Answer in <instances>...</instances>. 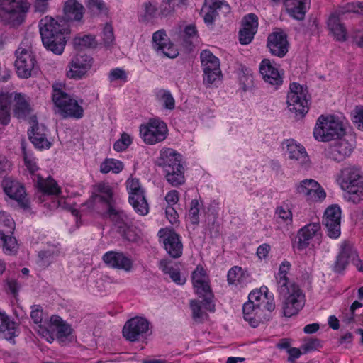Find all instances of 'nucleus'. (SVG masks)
<instances>
[{"label": "nucleus", "mask_w": 363, "mask_h": 363, "mask_svg": "<svg viewBox=\"0 0 363 363\" xmlns=\"http://www.w3.org/2000/svg\"><path fill=\"white\" fill-rule=\"evenodd\" d=\"M267 292V286L252 291L248 296V301L243 304V318L253 328L257 327L265 319V311L272 312L275 308L274 298L272 296L269 298Z\"/></svg>", "instance_id": "obj_3"}, {"label": "nucleus", "mask_w": 363, "mask_h": 363, "mask_svg": "<svg viewBox=\"0 0 363 363\" xmlns=\"http://www.w3.org/2000/svg\"><path fill=\"white\" fill-rule=\"evenodd\" d=\"M159 267L163 273L168 274L169 277L172 274H174L176 269H179L180 268L178 264L168 259L161 260L160 262Z\"/></svg>", "instance_id": "obj_56"}, {"label": "nucleus", "mask_w": 363, "mask_h": 363, "mask_svg": "<svg viewBox=\"0 0 363 363\" xmlns=\"http://www.w3.org/2000/svg\"><path fill=\"white\" fill-rule=\"evenodd\" d=\"M93 59L88 55H77L70 62L67 76L69 79H81L91 69Z\"/></svg>", "instance_id": "obj_23"}, {"label": "nucleus", "mask_w": 363, "mask_h": 363, "mask_svg": "<svg viewBox=\"0 0 363 363\" xmlns=\"http://www.w3.org/2000/svg\"><path fill=\"white\" fill-rule=\"evenodd\" d=\"M159 15L157 2L155 0H149L142 4L138 12V18L140 22L149 23Z\"/></svg>", "instance_id": "obj_37"}, {"label": "nucleus", "mask_w": 363, "mask_h": 363, "mask_svg": "<svg viewBox=\"0 0 363 363\" xmlns=\"http://www.w3.org/2000/svg\"><path fill=\"white\" fill-rule=\"evenodd\" d=\"M288 13L295 19L304 18L310 3L309 0H284Z\"/></svg>", "instance_id": "obj_35"}, {"label": "nucleus", "mask_w": 363, "mask_h": 363, "mask_svg": "<svg viewBox=\"0 0 363 363\" xmlns=\"http://www.w3.org/2000/svg\"><path fill=\"white\" fill-rule=\"evenodd\" d=\"M166 216L172 224H176L178 222V213L173 206H167L165 210Z\"/></svg>", "instance_id": "obj_63"}, {"label": "nucleus", "mask_w": 363, "mask_h": 363, "mask_svg": "<svg viewBox=\"0 0 363 363\" xmlns=\"http://www.w3.org/2000/svg\"><path fill=\"white\" fill-rule=\"evenodd\" d=\"M167 206H173L179 201V192L177 190H171L168 191L164 198Z\"/></svg>", "instance_id": "obj_61"}, {"label": "nucleus", "mask_w": 363, "mask_h": 363, "mask_svg": "<svg viewBox=\"0 0 363 363\" xmlns=\"http://www.w3.org/2000/svg\"><path fill=\"white\" fill-rule=\"evenodd\" d=\"M267 47L272 55L283 57L288 52L287 36L283 31L273 32L267 38Z\"/></svg>", "instance_id": "obj_27"}, {"label": "nucleus", "mask_w": 363, "mask_h": 363, "mask_svg": "<svg viewBox=\"0 0 363 363\" xmlns=\"http://www.w3.org/2000/svg\"><path fill=\"white\" fill-rule=\"evenodd\" d=\"M259 69L264 82L274 89H278L282 84L283 73H281L275 63L269 59H264L261 61Z\"/></svg>", "instance_id": "obj_21"}, {"label": "nucleus", "mask_w": 363, "mask_h": 363, "mask_svg": "<svg viewBox=\"0 0 363 363\" xmlns=\"http://www.w3.org/2000/svg\"><path fill=\"white\" fill-rule=\"evenodd\" d=\"M101 38L106 47H110L115 41L113 28L111 23H106L101 32Z\"/></svg>", "instance_id": "obj_53"}, {"label": "nucleus", "mask_w": 363, "mask_h": 363, "mask_svg": "<svg viewBox=\"0 0 363 363\" xmlns=\"http://www.w3.org/2000/svg\"><path fill=\"white\" fill-rule=\"evenodd\" d=\"M2 186L4 193L9 198L16 201L21 208L24 209L29 208L30 202L26 193L25 187L22 184L10 177H7L3 180Z\"/></svg>", "instance_id": "obj_18"}, {"label": "nucleus", "mask_w": 363, "mask_h": 363, "mask_svg": "<svg viewBox=\"0 0 363 363\" xmlns=\"http://www.w3.org/2000/svg\"><path fill=\"white\" fill-rule=\"evenodd\" d=\"M33 123L31 129L28 130V135L33 145L39 150H47L51 147L52 143L48 138V130L47 128L37 121L36 116L30 118Z\"/></svg>", "instance_id": "obj_22"}, {"label": "nucleus", "mask_w": 363, "mask_h": 363, "mask_svg": "<svg viewBox=\"0 0 363 363\" xmlns=\"http://www.w3.org/2000/svg\"><path fill=\"white\" fill-rule=\"evenodd\" d=\"M160 242L163 243L164 247L168 255L174 259L182 256L183 245L180 237L171 228H161L158 232Z\"/></svg>", "instance_id": "obj_17"}, {"label": "nucleus", "mask_w": 363, "mask_h": 363, "mask_svg": "<svg viewBox=\"0 0 363 363\" xmlns=\"http://www.w3.org/2000/svg\"><path fill=\"white\" fill-rule=\"evenodd\" d=\"M230 6L225 1L220 0H205L201 9L204 22L211 25L219 13L226 15L230 13Z\"/></svg>", "instance_id": "obj_24"}, {"label": "nucleus", "mask_w": 363, "mask_h": 363, "mask_svg": "<svg viewBox=\"0 0 363 363\" xmlns=\"http://www.w3.org/2000/svg\"><path fill=\"white\" fill-rule=\"evenodd\" d=\"M128 201L138 214L145 216L148 213L149 205L144 190L134 194L132 193V195L128 196Z\"/></svg>", "instance_id": "obj_38"}, {"label": "nucleus", "mask_w": 363, "mask_h": 363, "mask_svg": "<svg viewBox=\"0 0 363 363\" xmlns=\"http://www.w3.org/2000/svg\"><path fill=\"white\" fill-rule=\"evenodd\" d=\"M3 241V251L6 255H12L16 253L18 249V244L16 239L11 236V234H8L3 238H0Z\"/></svg>", "instance_id": "obj_48"}, {"label": "nucleus", "mask_w": 363, "mask_h": 363, "mask_svg": "<svg viewBox=\"0 0 363 363\" xmlns=\"http://www.w3.org/2000/svg\"><path fill=\"white\" fill-rule=\"evenodd\" d=\"M296 193L305 197L308 203H321L326 197V192L315 180L306 179L295 186Z\"/></svg>", "instance_id": "obj_15"}, {"label": "nucleus", "mask_w": 363, "mask_h": 363, "mask_svg": "<svg viewBox=\"0 0 363 363\" xmlns=\"http://www.w3.org/2000/svg\"><path fill=\"white\" fill-rule=\"evenodd\" d=\"M21 149L23 155L24 164L28 172L34 175V182L37 187L44 194L49 195H57L61 191L57 182L51 177L44 179L43 177L35 173L39 170L38 160L33 156L32 152H28L26 149L24 143L21 144Z\"/></svg>", "instance_id": "obj_8"}, {"label": "nucleus", "mask_w": 363, "mask_h": 363, "mask_svg": "<svg viewBox=\"0 0 363 363\" xmlns=\"http://www.w3.org/2000/svg\"><path fill=\"white\" fill-rule=\"evenodd\" d=\"M156 101L167 110L172 111L175 108V100L169 90L157 89L154 91Z\"/></svg>", "instance_id": "obj_42"}, {"label": "nucleus", "mask_w": 363, "mask_h": 363, "mask_svg": "<svg viewBox=\"0 0 363 363\" xmlns=\"http://www.w3.org/2000/svg\"><path fill=\"white\" fill-rule=\"evenodd\" d=\"M185 38L191 41L198 38V33L194 25H188L184 28Z\"/></svg>", "instance_id": "obj_62"}, {"label": "nucleus", "mask_w": 363, "mask_h": 363, "mask_svg": "<svg viewBox=\"0 0 363 363\" xmlns=\"http://www.w3.org/2000/svg\"><path fill=\"white\" fill-rule=\"evenodd\" d=\"M123 168V163L113 158H106L100 164V172L103 174H108L109 172L118 174Z\"/></svg>", "instance_id": "obj_44"}, {"label": "nucleus", "mask_w": 363, "mask_h": 363, "mask_svg": "<svg viewBox=\"0 0 363 363\" xmlns=\"http://www.w3.org/2000/svg\"><path fill=\"white\" fill-rule=\"evenodd\" d=\"M354 122L357 124L358 128L363 130V107L357 106L353 111Z\"/></svg>", "instance_id": "obj_60"}, {"label": "nucleus", "mask_w": 363, "mask_h": 363, "mask_svg": "<svg viewBox=\"0 0 363 363\" xmlns=\"http://www.w3.org/2000/svg\"><path fill=\"white\" fill-rule=\"evenodd\" d=\"M149 322L142 317H134L128 320L123 326V337L131 342L138 340L149 330Z\"/></svg>", "instance_id": "obj_20"}, {"label": "nucleus", "mask_w": 363, "mask_h": 363, "mask_svg": "<svg viewBox=\"0 0 363 363\" xmlns=\"http://www.w3.org/2000/svg\"><path fill=\"white\" fill-rule=\"evenodd\" d=\"M285 144L288 157L301 167H308L310 160L305 147L293 139L286 140Z\"/></svg>", "instance_id": "obj_30"}, {"label": "nucleus", "mask_w": 363, "mask_h": 363, "mask_svg": "<svg viewBox=\"0 0 363 363\" xmlns=\"http://www.w3.org/2000/svg\"><path fill=\"white\" fill-rule=\"evenodd\" d=\"M309 95L306 87L293 82L287 94V106L291 112L304 116L308 111Z\"/></svg>", "instance_id": "obj_13"}, {"label": "nucleus", "mask_w": 363, "mask_h": 363, "mask_svg": "<svg viewBox=\"0 0 363 363\" xmlns=\"http://www.w3.org/2000/svg\"><path fill=\"white\" fill-rule=\"evenodd\" d=\"M345 13H357L363 15V2L357 1L347 4L344 11H341V14Z\"/></svg>", "instance_id": "obj_58"}, {"label": "nucleus", "mask_w": 363, "mask_h": 363, "mask_svg": "<svg viewBox=\"0 0 363 363\" xmlns=\"http://www.w3.org/2000/svg\"><path fill=\"white\" fill-rule=\"evenodd\" d=\"M336 182L348 194V200L358 203L363 200V172L352 164L342 167L336 176Z\"/></svg>", "instance_id": "obj_4"}, {"label": "nucleus", "mask_w": 363, "mask_h": 363, "mask_svg": "<svg viewBox=\"0 0 363 363\" xmlns=\"http://www.w3.org/2000/svg\"><path fill=\"white\" fill-rule=\"evenodd\" d=\"M28 9L26 0H0V17L12 26L20 25Z\"/></svg>", "instance_id": "obj_10"}, {"label": "nucleus", "mask_w": 363, "mask_h": 363, "mask_svg": "<svg viewBox=\"0 0 363 363\" xmlns=\"http://www.w3.org/2000/svg\"><path fill=\"white\" fill-rule=\"evenodd\" d=\"M291 269L289 261L284 260L274 274V285L282 302L283 314L286 317L296 315L305 305V294L298 285L290 281L288 273Z\"/></svg>", "instance_id": "obj_2"}, {"label": "nucleus", "mask_w": 363, "mask_h": 363, "mask_svg": "<svg viewBox=\"0 0 363 363\" xmlns=\"http://www.w3.org/2000/svg\"><path fill=\"white\" fill-rule=\"evenodd\" d=\"M168 135L167 124L159 118L150 119L140 126V135L147 145H155L164 141Z\"/></svg>", "instance_id": "obj_12"}, {"label": "nucleus", "mask_w": 363, "mask_h": 363, "mask_svg": "<svg viewBox=\"0 0 363 363\" xmlns=\"http://www.w3.org/2000/svg\"><path fill=\"white\" fill-rule=\"evenodd\" d=\"M258 18L254 13H249L242 20V28L239 32V41L242 45L249 44L257 31Z\"/></svg>", "instance_id": "obj_31"}, {"label": "nucleus", "mask_w": 363, "mask_h": 363, "mask_svg": "<svg viewBox=\"0 0 363 363\" xmlns=\"http://www.w3.org/2000/svg\"><path fill=\"white\" fill-rule=\"evenodd\" d=\"M200 58L203 72V83L209 86L220 81L223 74L220 67V60L208 50L201 51Z\"/></svg>", "instance_id": "obj_14"}, {"label": "nucleus", "mask_w": 363, "mask_h": 363, "mask_svg": "<svg viewBox=\"0 0 363 363\" xmlns=\"http://www.w3.org/2000/svg\"><path fill=\"white\" fill-rule=\"evenodd\" d=\"M30 318L38 325V334L49 343H52L54 342V332L42 325L43 311L39 306H35L33 308L30 312Z\"/></svg>", "instance_id": "obj_36"}, {"label": "nucleus", "mask_w": 363, "mask_h": 363, "mask_svg": "<svg viewBox=\"0 0 363 363\" xmlns=\"http://www.w3.org/2000/svg\"><path fill=\"white\" fill-rule=\"evenodd\" d=\"M13 100L15 102L13 109L14 116L19 119L26 118L31 111L26 96L21 94L15 93Z\"/></svg>", "instance_id": "obj_39"}, {"label": "nucleus", "mask_w": 363, "mask_h": 363, "mask_svg": "<svg viewBox=\"0 0 363 363\" xmlns=\"http://www.w3.org/2000/svg\"><path fill=\"white\" fill-rule=\"evenodd\" d=\"M87 7L94 14H107V8L102 0H89Z\"/></svg>", "instance_id": "obj_55"}, {"label": "nucleus", "mask_w": 363, "mask_h": 363, "mask_svg": "<svg viewBox=\"0 0 363 363\" xmlns=\"http://www.w3.org/2000/svg\"><path fill=\"white\" fill-rule=\"evenodd\" d=\"M270 250V245L267 243H264L257 247L256 253L259 259H265L268 257Z\"/></svg>", "instance_id": "obj_64"}, {"label": "nucleus", "mask_w": 363, "mask_h": 363, "mask_svg": "<svg viewBox=\"0 0 363 363\" xmlns=\"http://www.w3.org/2000/svg\"><path fill=\"white\" fill-rule=\"evenodd\" d=\"M133 143L132 137L126 133H123L121 138L113 144V150L118 152L125 151Z\"/></svg>", "instance_id": "obj_52"}, {"label": "nucleus", "mask_w": 363, "mask_h": 363, "mask_svg": "<svg viewBox=\"0 0 363 363\" xmlns=\"http://www.w3.org/2000/svg\"><path fill=\"white\" fill-rule=\"evenodd\" d=\"M319 347H320V341L318 339H311L303 344L301 349L303 353H307L317 350Z\"/></svg>", "instance_id": "obj_59"}, {"label": "nucleus", "mask_w": 363, "mask_h": 363, "mask_svg": "<svg viewBox=\"0 0 363 363\" xmlns=\"http://www.w3.org/2000/svg\"><path fill=\"white\" fill-rule=\"evenodd\" d=\"M61 84L52 86V101L55 113L62 118L80 119L84 116V108L78 101L60 88Z\"/></svg>", "instance_id": "obj_6"}, {"label": "nucleus", "mask_w": 363, "mask_h": 363, "mask_svg": "<svg viewBox=\"0 0 363 363\" xmlns=\"http://www.w3.org/2000/svg\"><path fill=\"white\" fill-rule=\"evenodd\" d=\"M108 79L111 83H125L128 81V74L125 69L117 67L110 70Z\"/></svg>", "instance_id": "obj_50"}, {"label": "nucleus", "mask_w": 363, "mask_h": 363, "mask_svg": "<svg viewBox=\"0 0 363 363\" xmlns=\"http://www.w3.org/2000/svg\"><path fill=\"white\" fill-rule=\"evenodd\" d=\"M13 220L6 213L0 211V238L8 234H13Z\"/></svg>", "instance_id": "obj_46"}, {"label": "nucleus", "mask_w": 363, "mask_h": 363, "mask_svg": "<svg viewBox=\"0 0 363 363\" xmlns=\"http://www.w3.org/2000/svg\"><path fill=\"white\" fill-rule=\"evenodd\" d=\"M356 256V250L347 242H344L341 245L340 251L337 256L333 266V271L341 272L343 271L350 262Z\"/></svg>", "instance_id": "obj_33"}, {"label": "nucleus", "mask_w": 363, "mask_h": 363, "mask_svg": "<svg viewBox=\"0 0 363 363\" xmlns=\"http://www.w3.org/2000/svg\"><path fill=\"white\" fill-rule=\"evenodd\" d=\"M342 123L333 116L318 117L313 129L315 139L320 142H328L340 138L345 135Z\"/></svg>", "instance_id": "obj_7"}, {"label": "nucleus", "mask_w": 363, "mask_h": 363, "mask_svg": "<svg viewBox=\"0 0 363 363\" xmlns=\"http://www.w3.org/2000/svg\"><path fill=\"white\" fill-rule=\"evenodd\" d=\"M126 189L128 195H132V193H137L144 190L140 183L139 179L136 178H129L126 181Z\"/></svg>", "instance_id": "obj_57"}, {"label": "nucleus", "mask_w": 363, "mask_h": 363, "mask_svg": "<svg viewBox=\"0 0 363 363\" xmlns=\"http://www.w3.org/2000/svg\"><path fill=\"white\" fill-rule=\"evenodd\" d=\"M103 261L113 269L130 272L133 269L132 259L123 252L108 251L103 256Z\"/></svg>", "instance_id": "obj_28"}, {"label": "nucleus", "mask_w": 363, "mask_h": 363, "mask_svg": "<svg viewBox=\"0 0 363 363\" xmlns=\"http://www.w3.org/2000/svg\"><path fill=\"white\" fill-rule=\"evenodd\" d=\"M320 229V224L318 222L308 223L299 229L296 235L297 248L298 250L307 248L312 239L321 235Z\"/></svg>", "instance_id": "obj_29"}, {"label": "nucleus", "mask_w": 363, "mask_h": 363, "mask_svg": "<svg viewBox=\"0 0 363 363\" xmlns=\"http://www.w3.org/2000/svg\"><path fill=\"white\" fill-rule=\"evenodd\" d=\"M200 203L197 199L191 200L187 214V218L193 225L199 223Z\"/></svg>", "instance_id": "obj_51"}, {"label": "nucleus", "mask_w": 363, "mask_h": 363, "mask_svg": "<svg viewBox=\"0 0 363 363\" xmlns=\"http://www.w3.org/2000/svg\"><path fill=\"white\" fill-rule=\"evenodd\" d=\"M157 164L162 168L167 182L172 186L184 184V168L181 163V155L174 150L162 148L157 158Z\"/></svg>", "instance_id": "obj_5"}, {"label": "nucleus", "mask_w": 363, "mask_h": 363, "mask_svg": "<svg viewBox=\"0 0 363 363\" xmlns=\"http://www.w3.org/2000/svg\"><path fill=\"white\" fill-rule=\"evenodd\" d=\"M58 207L70 211L72 214L75 217L76 223L78 224L79 218H81L84 213L85 209L91 208V211L93 209V201H88L84 205H82L80 211L77 210L73 205L69 202L67 199L61 198L58 200Z\"/></svg>", "instance_id": "obj_40"}, {"label": "nucleus", "mask_w": 363, "mask_h": 363, "mask_svg": "<svg viewBox=\"0 0 363 363\" xmlns=\"http://www.w3.org/2000/svg\"><path fill=\"white\" fill-rule=\"evenodd\" d=\"M190 308L192 311V318L198 323H201L208 318V314L202 310L201 303L196 300L190 302Z\"/></svg>", "instance_id": "obj_47"}, {"label": "nucleus", "mask_w": 363, "mask_h": 363, "mask_svg": "<svg viewBox=\"0 0 363 363\" xmlns=\"http://www.w3.org/2000/svg\"><path fill=\"white\" fill-rule=\"evenodd\" d=\"M275 214L284 224L289 225L292 223V212L287 205H283L277 207Z\"/></svg>", "instance_id": "obj_49"}, {"label": "nucleus", "mask_w": 363, "mask_h": 363, "mask_svg": "<svg viewBox=\"0 0 363 363\" xmlns=\"http://www.w3.org/2000/svg\"><path fill=\"white\" fill-rule=\"evenodd\" d=\"M50 327L55 330L54 340L56 338L60 345H66L72 340L73 329L72 325L63 320L59 315H52L50 318Z\"/></svg>", "instance_id": "obj_25"}, {"label": "nucleus", "mask_w": 363, "mask_h": 363, "mask_svg": "<svg viewBox=\"0 0 363 363\" xmlns=\"http://www.w3.org/2000/svg\"><path fill=\"white\" fill-rule=\"evenodd\" d=\"M244 279V272L240 267L235 266L228 272L227 281L229 285L242 286L245 284Z\"/></svg>", "instance_id": "obj_45"}, {"label": "nucleus", "mask_w": 363, "mask_h": 363, "mask_svg": "<svg viewBox=\"0 0 363 363\" xmlns=\"http://www.w3.org/2000/svg\"><path fill=\"white\" fill-rule=\"evenodd\" d=\"M193 286L195 293L203 298L202 303L204 308L210 312L215 311L213 303V294L210 286V279L203 267H196L191 275Z\"/></svg>", "instance_id": "obj_9"}, {"label": "nucleus", "mask_w": 363, "mask_h": 363, "mask_svg": "<svg viewBox=\"0 0 363 363\" xmlns=\"http://www.w3.org/2000/svg\"><path fill=\"white\" fill-rule=\"evenodd\" d=\"M84 8L77 0H67L64 6L63 19L56 21L45 16L39 22L40 33L43 45L55 54L61 55L66 44V35L69 33L66 22L80 21Z\"/></svg>", "instance_id": "obj_1"}, {"label": "nucleus", "mask_w": 363, "mask_h": 363, "mask_svg": "<svg viewBox=\"0 0 363 363\" xmlns=\"http://www.w3.org/2000/svg\"><path fill=\"white\" fill-rule=\"evenodd\" d=\"M73 43L74 46L79 48H90L95 44V37L92 35L77 36L74 38Z\"/></svg>", "instance_id": "obj_54"}, {"label": "nucleus", "mask_w": 363, "mask_h": 363, "mask_svg": "<svg viewBox=\"0 0 363 363\" xmlns=\"http://www.w3.org/2000/svg\"><path fill=\"white\" fill-rule=\"evenodd\" d=\"M108 213L111 220L119 228H125L131 223L130 216L123 210L110 207Z\"/></svg>", "instance_id": "obj_43"}, {"label": "nucleus", "mask_w": 363, "mask_h": 363, "mask_svg": "<svg viewBox=\"0 0 363 363\" xmlns=\"http://www.w3.org/2000/svg\"><path fill=\"white\" fill-rule=\"evenodd\" d=\"M354 149V144L352 142H349L345 138H340L325 149L324 155L328 159L340 162L349 157Z\"/></svg>", "instance_id": "obj_19"}, {"label": "nucleus", "mask_w": 363, "mask_h": 363, "mask_svg": "<svg viewBox=\"0 0 363 363\" xmlns=\"http://www.w3.org/2000/svg\"><path fill=\"white\" fill-rule=\"evenodd\" d=\"M152 46L157 52H161L169 58H174L179 54L178 50L170 42L164 30H159L153 33Z\"/></svg>", "instance_id": "obj_26"}, {"label": "nucleus", "mask_w": 363, "mask_h": 363, "mask_svg": "<svg viewBox=\"0 0 363 363\" xmlns=\"http://www.w3.org/2000/svg\"><path fill=\"white\" fill-rule=\"evenodd\" d=\"M95 188L99 194H96L92 199H90L89 201H92L94 202V200H99L110 205L113 201V196L112 186L108 183L101 182L96 185Z\"/></svg>", "instance_id": "obj_41"}, {"label": "nucleus", "mask_w": 363, "mask_h": 363, "mask_svg": "<svg viewBox=\"0 0 363 363\" xmlns=\"http://www.w3.org/2000/svg\"><path fill=\"white\" fill-rule=\"evenodd\" d=\"M18 333V323L6 313L0 311V337L14 342Z\"/></svg>", "instance_id": "obj_32"}, {"label": "nucleus", "mask_w": 363, "mask_h": 363, "mask_svg": "<svg viewBox=\"0 0 363 363\" xmlns=\"http://www.w3.org/2000/svg\"><path fill=\"white\" fill-rule=\"evenodd\" d=\"M15 55V67L18 76L21 78H28L37 68V62L28 40L21 42Z\"/></svg>", "instance_id": "obj_11"}, {"label": "nucleus", "mask_w": 363, "mask_h": 363, "mask_svg": "<svg viewBox=\"0 0 363 363\" xmlns=\"http://www.w3.org/2000/svg\"><path fill=\"white\" fill-rule=\"evenodd\" d=\"M341 209L337 205L328 206L323 217V225L326 229L327 235L332 239H337L341 234Z\"/></svg>", "instance_id": "obj_16"}, {"label": "nucleus", "mask_w": 363, "mask_h": 363, "mask_svg": "<svg viewBox=\"0 0 363 363\" xmlns=\"http://www.w3.org/2000/svg\"><path fill=\"white\" fill-rule=\"evenodd\" d=\"M340 13H334L328 20V28L334 38L337 41H345L347 38V29L340 22Z\"/></svg>", "instance_id": "obj_34"}]
</instances>
